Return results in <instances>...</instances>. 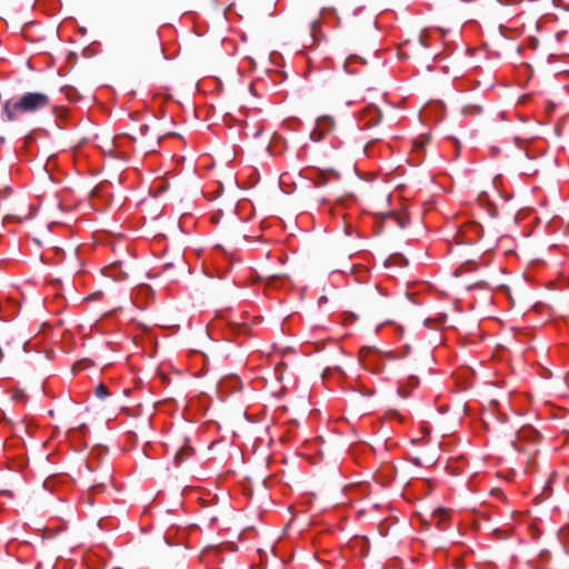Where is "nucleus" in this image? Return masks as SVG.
I'll use <instances>...</instances> for the list:
<instances>
[{"instance_id":"obj_18","label":"nucleus","mask_w":569,"mask_h":569,"mask_svg":"<svg viewBox=\"0 0 569 569\" xmlns=\"http://www.w3.org/2000/svg\"><path fill=\"white\" fill-rule=\"evenodd\" d=\"M326 183V181L323 179H320L319 181H317V186L318 187H321Z\"/></svg>"},{"instance_id":"obj_14","label":"nucleus","mask_w":569,"mask_h":569,"mask_svg":"<svg viewBox=\"0 0 569 569\" xmlns=\"http://www.w3.org/2000/svg\"><path fill=\"white\" fill-rule=\"evenodd\" d=\"M419 42L421 43L422 47H425V48L428 47L422 34L419 37Z\"/></svg>"},{"instance_id":"obj_13","label":"nucleus","mask_w":569,"mask_h":569,"mask_svg":"<svg viewBox=\"0 0 569 569\" xmlns=\"http://www.w3.org/2000/svg\"><path fill=\"white\" fill-rule=\"evenodd\" d=\"M7 495L8 497L12 498L13 493L10 490H0V496Z\"/></svg>"},{"instance_id":"obj_4","label":"nucleus","mask_w":569,"mask_h":569,"mask_svg":"<svg viewBox=\"0 0 569 569\" xmlns=\"http://www.w3.org/2000/svg\"><path fill=\"white\" fill-rule=\"evenodd\" d=\"M12 400L16 402L26 403L28 401V395L21 388L12 389Z\"/></svg>"},{"instance_id":"obj_15","label":"nucleus","mask_w":569,"mask_h":569,"mask_svg":"<svg viewBox=\"0 0 569 569\" xmlns=\"http://www.w3.org/2000/svg\"><path fill=\"white\" fill-rule=\"evenodd\" d=\"M409 382L412 385V386H416L418 385V379L416 377H410L409 378Z\"/></svg>"},{"instance_id":"obj_7","label":"nucleus","mask_w":569,"mask_h":569,"mask_svg":"<svg viewBox=\"0 0 569 569\" xmlns=\"http://www.w3.org/2000/svg\"><path fill=\"white\" fill-rule=\"evenodd\" d=\"M150 44L153 48V50L156 51V53H162V48H161V44L159 42L158 34L154 33V34L151 36Z\"/></svg>"},{"instance_id":"obj_20","label":"nucleus","mask_w":569,"mask_h":569,"mask_svg":"<svg viewBox=\"0 0 569 569\" xmlns=\"http://www.w3.org/2000/svg\"><path fill=\"white\" fill-rule=\"evenodd\" d=\"M315 134H316V132L311 133V138H312V140H319V139H320V136L316 138V137H315Z\"/></svg>"},{"instance_id":"obj_24","label":"nucleus","mask_w":569,"mask_h":569,"mask_svg":"<svg viewBox=\"0 0 569 569\" xmlns=\"http://www.w3.org/2000/svg\"><path fill=\"white\" fill-rule=\"evenodd\" d=\"M171 267V263H166L164 268Z\"/></svg>"},{"instance_id":"obj_6","label":"nucleus","mask_w":569,"mask_h":569,"mask_svg":"<svg viewBox=\"0 0 569 569\" xmlns=\"http://www.w3.org/2000/svg\"><path fill=\"white\" fill-rule=\"evenodd\" d=\"M94 395L99 398V399H104L109 396V391H108V388L107 386H104L103 383H99L98 386H96L94 388Z\"/></svg>"},{"instance_id":"obj_21","label":"nucleus","mask_w":569,"mask_h":569,"mask_svg":"<svg viewBox=\"0 0 569 569\" xmlns=\"http://www.w3.org/2000/svg\"><path fill=\"white\" fill-rule=\"evenodd\" d=\"M98 485L96 483V480H93L92 489H96Z\"/></svg>"},{"instance_id":"obj_17","label":"nucleus","mask_w":569,"mask_h":569,"mask_svg":"<svg viewBox=\"0 0 569 569\" xmlns=\"http://www.w3.org/2000/svg\"><path fill=\"white\" fill-rule=\"evenodd\" d=\"M318 24H319L318 20L312 21V23H311L312 31H315V30H316V28L318 27Z\"/></svg>"},{"instance_id":"obj_23","label":"nucleus","mask_w":569,"mask_h":569,"mask_svg":"<svg viewBox=\"0 0 569 569\" xmlns=\"http://www.w3.org/2000/svg\"><path fill=\"white\" fill-rule=\"evenodd\" d=\"M399 258H400V260H403L405 263H407V260L403 257H399Z\"/></svg>"},{"instance_id":"obj_5","label":"nucleus","mask_w":569,"mask_h":569,"mask_svg":"<svg viewBox=\"0 0 569 569\" xmlns=\"http://www.w3.org/2000/svg\"><path fill=\"white\" fill-rule=\"evenodd\" d=\"M482 111L481 107L479 106H466L463 109H462V114L463 116H467V117H475V116H478L480 114Z\"/></svg>"},{"instance_id":"obj_3","label":"nucleus","mask_w":569,"mask_h":569,"mask_svg":"<svg viewBox=\"0 0 569 569\" xmlns=\"http://www.w3.org/2000/svg\"><path fill=\"white\" fill-rule=\"evenodd\" d=\"M385 222H395L397 223L400 228H405L407 227L408 224V217L407 216H401V214H398V213H395V212H389L387 213L385 217Z\"/></svg>"},{"instance_id":"obj_9","label":"nucleus","mask_w":569,"mask_h":569,"mask_svg":"<svg viewBox=\"0 0 569 569\" xmlns=\"http://www.w3.org/2000/svg\"><path fill=\"white\" fill-rule=\"evenodd\" d=\"M62 91L66 92L67 97L70 99V100H77V92L74 89L72 88H62Z\"/></svg>"},{"instance_id":"obj_12","label":"nucleus","mask_w":569,"mask_h":569,"mask_svg":"<svg viewBox=\"0 0 569 569\" xmlns=\"http://www.w3.org/2000/svg\"><path fill=\"white\" fill-rule=\"evenodd\" d=\"M148 129H149V128H148V126H147V124L141 126V127H140V133H141V136H144V134L147 133Z\"/></svg>"},{"instance_id":"obj_11","label":"nucleus","mask_w":569,"mask_h":569,"mask_svg":"<svg viewBox=\"0 0 569 569\" xmlns=\"http://www.w3.org/2000/svg\"><path fill=\"white\" fill-rule=\"evenodd\" d=\"M436 512L441 517V519H446L448 516L447 511L443 509L437 510Z\"/></svg>"},{"instance_id":"obj_2","label":"nucleus","mask_w":569,"mask_h":569,"mask_svg":"<svg viewBox=\"0 0 569 569\" xmlns=\"http://www.w3.org/2000/svg\"><path fill=\"white\" fill-rule=\"evenodd\" d=\"M193 453V449L183 442L178 449L173 450L174 463L177 466L183 463Z\"/></svg>"},{"instance_id":"obj_10","label":"nucleus","mask_w":569,"mask_h":569,"mask_svg":"<svg viewBox=\"0 0 569 569\" xmlns=\"http://www.w3.org/2000/svg\"><path fill=\"white\" fill-rule=\"evenodd\" d=\"M358 60H360L362 63H366V61L361 57H358V56H350L347 59V62H352V61H358Z\"/></svg>"},{"instance_id":"obj_16","label":"nucleus","mask_w":569,"mask_h":569,"mask_svg":"<svg viewBox=\"0 0 569 569\" xmlns=\"http://www.w3.org/2000/svg\"><path fill=\"white\" fill-rule=\"evenodd\" d=\"M142 149L146 150L147 152L153 151V148H150V146H148V144H143Z\"/></svg>"},{"instance_id":"obj_1","label":"nucleus","mask_w":569,"mask_h":569,"mask_svg":"<svg viewBox=\"0 0 569 569\" xmlns=\"http://www.w3.org/2000/svg\"><path fill=\"white\" fill-rule=\"evenodd\" d=\"M50 98L42 92H27L19 99H9L3 103L2 113L7 121H17L26 113H33L47 108Z\"/></svg>"},{"instance_id":"obj_22","label":"nucleus","mask_w":569,"mask_h":569,"mask_svg":"<svg viewBox=\"0 0 569 569\" xmlns=\"http://www.w3.org/2000/svg\"><path fill=\"white\" fill-rule=\"evenodd\" d=\"M269 278L273 279V278H278V276L277 274H271V276H269Z\"/></svg>"},{"instance_id":"obj_19","label":"nucleus","mask_w":569,"mask_h":569,"mask_svg":"<svg viewBox=\"0 0 569 569\" xmlns=\"http://www.w3.org/2000/svg\"><path fill=\"white\" fill-rule=\"evenodd\" d=\"M13 218H16L13 214H7L4 219H6V220H11V219H13Z\"/></svg>"},{"instance_id":"obj_8","label":"nucleus","mask_w":569,"mask_h":569,"mask_svg":"<svg viewBox=\"0 0 569 569\" xmlns=\"http://www.w3.org/2000/svg\"><path fill=\"white\" fill-rule=\"evenodd\" d=\"M112 268H113V270H119V272L122 274L123 279L129 277V271L122 269V263L120 261L113 263Z\"/></svg>"}]
</instances>
